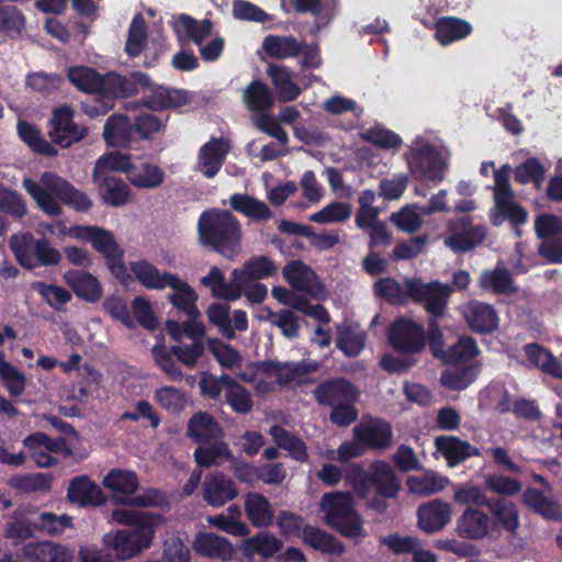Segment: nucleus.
I'll use <instances>...</instances> for the list:
<instances>
[{
	"mask_svg": "<svg viewBox=\"0 0 562 562\" xmlns=\"http://www.w3.org/2000/svg\"><path fill=\"white\" fill-rule=\"evenodd\" d=\"M521 503L532 513L550 520L562 518L559 505L542 491L535 487H527L521 496Z\"/></svg>",
	"mask_w": 562,
	"mask_h": 562,
	"instance_id": "nucleus-36",
	"label": "nucleus"
},
{
	"mask_svg": "<svg viewBox=\"0 0 562 562\" xmlns=\"http://www.w3.org/2000/svg\"><path fill=\"white\" fill-rule=\"evenodd\" d=\"M206 346L223 368L233 369L240 367L241 356L232 345L225 344L218 338H207Z\"/></svg>",
	"mask_w": 562,
	"mask_h": 562,
	"instance_id": "nucleus-54",
	"label": "nucleus"
},
{
	"mask_svg": "<svg viewBox=\"0 0 562 562\" xmlns=\"http://www.w3.org/2000/svg\"><path fill=\"white\" fill-rule=\"evenodd\" d=\"M202 499L212 507L218 508L238 496L234 480L222 471L205 475L201 487Z\"/></svg>",
	"mask_w": 562,
	"mask_h": 562,
	"instance_id": "nucleus-15",
	"label": "nucleus"
},
{
	"mask_svg": "<svg viewBox=\"0 0 562 562\" xmlns=\"http://www.w3.org/2000/svg\"><path fill=\"white\" fill-rule=\"evenodd\" d=\"M105 502L100 486L88 476L72 477V504L80 507L99 506Z\"/></svg>",
	"mask_w": 562,
	"mask_h": 562,
	"instance_id": "nucleus-41",
	"label": "nucleus"
},
{
	"mask_svg": "<svg viewBox=\"0 0 562 562\" xmlns=\"http://www.w3.org/2000/svg\"><path fill=\"white\" fill-rule=\"evenodd\" d=\"M187 435L198 445H206L212 440L223 439L225 434L216 420L209 412L194 413L188 420Z\"/></svg>",
	"mask_w": 562,
	"mask_h": 562,
	"instance_id": "nucleus-24",
	"label": "nucleus"
},
{
	"mask_svg": "<svg viewBox=\"0 0 562 562\" xmlns=\"http://www.w3.org/2000/svg\"><path fill=\"white\" fill-rule=\"evenodd\" d=\"M485 508L491 514L490 518L494 532H499L503 529L510 535H516L520 526V518L519 509L514 502L503 497H495L490 499Z\"/></svg>",
	"mask_w": 562,
	"mask_h": 562,
	"instance_id": "nucleus-21",
	"label": "nucleus"
},
{
	"mask_svg": "<svg viewBox=\"0 0 562 562\" xmlns=\"http://www.w3.org/2000/svg\"><path fill=\"white\" fill-rule=\"evenodd\" d=\"M134 322L147 330H155L159 326L157 316L154 313L153 306L144 296H135L131 303Z\"/></svg>",
	"mask_w": 562,
	"mask_h": 562,
	"instance_id": "nucleus-61",
	"label": "nucleus"
},
{
	"mask_svg": "<svg viewBox=\"0 0 562 562\" xmlns=\"http://www.w3.org/2000/svg\"><path fill=\"white\" fill-rule=\"evenodd\" d=\"M340 536L353 539L355 543L361 542L367 537V530L363 527V519L357 510L328 525Z\"/></svg>",
	"mask_w": 562,
	"mask_h": 562,
	"instance_id": "nucleus-52",
	"label": "nucleus"
},
{
	"mask_svg": "<svg viewBox=\"0 0 562 562\" xmlns=\"http://www.w3.org/2000/svg\"><path fill=\"white\" fill-rule=\"evenodd\" d=\"M451 505L439 498L423 504L417 509V525L420 530L430 535L442 530L450 521Z\"/></svg>",
	"mask_w": 562,
	"mask_h": 562,
	"instance_id": "nucleus-18",
	"label": "nucleus"
},
{
	"mask_svg": "<svg viewBox=\"0 0 562 562\" xmlns=\"http://www.w3.org/2000/svg\"><path fill=\"white\" fill-rule=\"evenodd\" d=\"M130 269L136 280L146 289L164 290L169 286L173 293L168 295L169 302L179 312L189 318H198L200 311L196 306L199 296L193 288L177 274L171 272L160 273L159 269L147 260H136L130 262Z\"/></svg>",
	"mask_w": 562,
	"mask_h": 562,
	"instance_id": "nucleus-2",
	"label": "nucleus"
},
{
	"mask_svg": "<svg viewBox=\"0 0 562 562\" xmlns=\"http://www.w3.org/2000/svg\"><path fill=\"white\" fill-rule=\"evenodd\" d=\"M243 101L251 112H262L274 104L272 91L260 79H254L243 91Z\"/></svg>",
	"mask_w": 562,
	"mask_h": 562,
	"instance_id": "nucleus-42",
	"label": "nucleus"
},
{
	"mask_svg": "<svg viewBox=\"0 0 562 562\" xmlns=\"http://www.w3.org/2000/svg\"><path fill=\"white\" fill-rule=\"evenodd\" d=\"M352 214V206L348 202H331L310 216V221L317 224L339 223L348 220Z\"/></svg>",
	"mask_w": 562,
	"mask_h": 562,
	"instance_id": "nucleus-58",
	"label": "nucleus"
},
{
	"mask_svg": "<svg viewBox=\"0 0 562 562\" xmlns=\"http://www.w3.org/2000/svg\"><path fill=\"white\" fill-rule=\"evenodd\" d=\"M179 23L183 27L187 36L198 46H201L211 35L213 29L211 20H196L186 13L179 15Z\"/></svg>",
	"mask_w": 562,
	"mask_h": 562,
	"instance_id": "nucleus-59",
	"label": "nucleus"
},
{
	"mask_svg": "<svg viewBox=\"0 0 562 562\" xmlns=\"http://www.w3.org/2000/svg\"><path fill=\"white\" fill-rule=\"evenodd\" d=\"M23 552L31 562H66L65 550L48 541L27 543Z\"/></svg>",
	"mask_w": 562,
	"mask_h": 562,
	"instance_id": "nucleus-50",
	"label": "nucleus"
},
{
	"mask_svg": "<svg viewBox=\"0 0 562 562\" xmlns=\"http://www.w3.org/2000/svg\"><path fill=\"white\" fill-rule=\"evenodd\" d=\"M23 187L37 205L49 215H57L60 211V202H67L68 184L53 173L43 175L40 182L25 179Z\"/></svg>",
	"mask_w": 562,
	"mask_h": 562,
	"instance_id": "nucleus-11",
	"label": "nucleus"
},
{
	"mask_svg": "<svg viewBox=\"0 0 562 562\" xmlns=\"http://www.w3.org/2000/svg\"><path fill=\"white\" fill-rule=\"evenodd\" d=\"M463 317L469 328L479 334L493 333L498 327V315L493 305L472 300L464 305Z\"/></svg>",
	"mask_w": 562,
	"mask_h": 562,
	"instance_id": "nucleus-20",
	"label": "nucleus"
},
{
	"mask_svg": "<svg viewBox=\"0 0 562 562\" xmlns=\"http://www.w3.org/2000/svg\"><path fill=\"white\" fill-rule=\"evenodd\" d=\"M278 270L279 267L274 260L266 255H258L246 260L241 269H234L232 276L248 288L251 282L277 276Z\"/></svg>",
	"mask_w": 562,
	"mask_h": 562,
	"instance_id": "nucleus-27",
	"label": "nucleus"
},
{
	"mask_svg": "<svg viewBox=\"0 0 562 562\" xmlns=\"http://www.w3.org/2000/svg\"><path fill=\"white\" fill-rule=\"evenodd\" d=\"M10 247L21 266L33 269L40 266L56 265L61 259L60 252L45 240H34L30 234L14 235Z\"/></svg>",
	"mask_w": 562,
	"mask_h": 562,
	"instance_id": "nucleus-9",
	"label": "nucleus"
},
{
	"mask_svg": "<svg viewBox=\"0 0 562 562\" xmlns=\"http://www.w3.org/2000/svg\"><path fill=\"white\" fill-rule=\"evenodd\" d=\"M546 177V168L539 159L531 157L516 166L514 170V180L520 184L532 182L539 187Z\"/></svg>",
	"mask_w": 562,
	"mask_h": 562,
	"instance_id": "nucleus-57",
	"label": "nucleus"
},
{
	"mask_svg": "<svg viewBox=\"0 0 562 562\" xmlns=\"http://www.w3.org/2000/svg\"><path fill=\"white\" fill-rule=\"evenodd\" d=\"M367 341L364 330L349 326L340 325L337 327L336 347L347 357H357L363 350Z\"/></svg>",
	"mask_w": 562,
	"mask_h": 562,
	"instance_id": "nucleus-43",
	"label": "nucleus"
},
{
	"mask_svg": "<svg viewBox=\"0 0 562 562\" xmlns=\"http://www.w3.org/2000/svg\"><path fill=\"white\" fill-rule=\"evenodd\" d=\"M199 241L202 246L232 259L241 249V225L228 210L203 211L198 220Z\"/></svg>",
	"mask_w": 562,
	"mask_h": 562,
	"instance_id": "nucleus-1",
	"label": "nucleus"
},
{
	"mask_svg": "<svg viewBox=\"0 0 562 562\" xmlns=\"http://www.w3.org/2000/svg\"><path fill=\"white\" fill-rule=\"evenodd\" d=\"M476 371L475 367L468 366L451 372H443L440 376V382L449 390L462 391L476 379Z\"/></svg>",
	"mask_w": 562,
	"mask_h": 562,
	"instance_id": "nucleus-63",
	"label": "nucleus"
},
{
	"mask_svg": "<svg viewBox=\"0 0 562 562\" xmlns=\"http://www.w3.org/2000/svg\"><path fill=\"white\" fill-rule=\"evenodd\" d=\"M149 85V76L140 71H133L128 76L108 71L103 74L101 97H106L114 102L117 99L136 95L140 88Z\"/></svg>",
	"mask_w": 562,
	"mask_h": 562,
	"instance_id": "nucleus-12",
	"label": "nucleus"
},
{
	"mask_svg": "<svg viewBox=\"0 0 562 562\" xmlns=\"http://www.w3.org/2000/svg\"><path fill=\"white\" fill-rule=\"evenodd\" d=\"M484 486L487 491L506 498L518 494L522 484L519 480L504 474L488 473L484 475Z\"/></svg>",
	"mask_w": 562,
	"mask_h": 562,
	"instance_id": "nucleus-55",
	"label": "nucleus"
},
{
	"mask_svg": "<svg viewBox=\"0 0 562 562\" xmlns=\"http://www.w3.org/2000/svg\"><path fill=\"white\" fill-rule=\"evenodd\" d=\"M472 31L471 23L457 16H441L435 22V37L443 46L468 37Z\"/></svg>",
	"mask_w": 562,
	"mask_h": 562,
	"instance_id": "nucleus-32",
	"label": "nucleus"
},
{
	"mask_svg": "<svg viewBox=\"0 0 562 562\" xmlns=\"http://www.w3.org/2000/svg\"><path fill=\"white\" fill-rule=\"evenodd\" d=\"M268 434L278 448L288 451L290 458L302 463L308 461L307 446L300 437L280 425H272Z\"/></svg>",
	"mask_w": 562,
	"mask_h": 562,
	"instance_id": "nucleus-34",
	"label": "nucleus"
},
{
	"mask_svg": "<svg viewBox=\"0 0 562 562\" xmlns=\"http://www.w3.org/2000/svg\"><path fill=\"white\" fill-rule=\"evenodd\" d=\"M229 149V143L222 137H212L201 146L198 164L205 178L213 179L220 172Z\"/></svg>",
	"mask_w": 562,
	"mask_h": 562,
	"instance_id": "nucleus-23",
	"label": "nucleus"
},
{
	"mask_svg": "<svg viewBox=\"0 0 562 562\" xmlns=\"http://www.w3.org/2000/svg\"><path fill=\"white\" fill-rule=\"evenodd\" d=\"M305 47L304 41L295 36L269 34L263 37L261 48L267 56L274 59H289L301 55Z\"/></svg>",
	"mask_w": 562,
	"mask_h": 562,
	"instance_id": "nucleus-29",
	"label": "nucleus"
},
{
	"mask_svg": "<svg viewBox=\"0 0 562 562\" xmlns=\"http://www.w3.org/2000/svg\"><path fill=\"white\" fill-rule=\"evenodd\" d=\"M321 508L325 514L327 525L356 510L352 496L345 492L325 493L321 501Z\"/></svg>",
	"mask_w": 562,
	"mask_h": 562,
	"instance_id": "nucleus-40",
	"label": "nucleus"
},
{
	"mask_svg": "<svg viewBox=\"0 0 562 562\" xmlns=\"http://www.w3.org/2000/svg\"><path fill=\"white\" fill-rule=\"evenodd\" d=\"M315 401L330 407L329 420L338 427H348L359 417L356 403L360 390L345 376H334L322 381L313 391Z\"/></svg>",
	"mask_w": 562,
	"mask_h": 562,
	"instance_id": "nucleus-3",
	"label": "nucleus"
},
{
	"mask_svg": "<svg viewBox=\"0 0 562 562\" xmlns=\"http://www.w3.org/2000/svg\"><path fill=\"white\" fill-rule=\"evenodd\" d=\"M282 277L294 291L315 296L322 290L315 271L301 260L286 263Z\"/></svg>",
	"mask_w": 562,
	"mask_h": 562,
	"instance_id": "nucleus-19",
	"label": "nucleus"
},
{
	"mask_svg": "<svg viewBox=\"0 0 562 562\" xmlns=\"http://www.w3.org/2000/svg\"><path fill=\"white\" fill-rule=\"evenodd\" d=\"M406 295L414 303L423 304L427 313L434 317H441L448 306L453 289L448 283L434 280L428 283L418 278H406Z\"/></svg>",
	"mask_w": 562,
	"mask_h": 562,
	"instance_id": "nucleus-6",
	"label": "nucleus"
},
{
	"mask_svg": "<svg viewBox=\"0 0 562 562\" xmlns=\"http://www.w3.org/2000/svg\"><path fill=\"white\" fill-rule=\"evenodd\" d=\"M387 342L400 356H415L426 347V331L423 325L398 316L389 326Z\"/></svg>",
	"mask_w": 562,
	"mask_h": 562,
	"instance_id": "nucleus-8",
	"label": "nucleus"
},
{
	"mask_svg": "<svg viewBox=\"0 0 562 562\" xmlns=\"http://www.w3.org/2000/svg\"><path fill=\"white\" fill-rule=\"evenodd\" d=\"M353 437L362 442L366 449L385 450L392 446L393 429L391 424L383 418L364 416L355 426Z\"/></svg>",
	"mask_w": 562,
	"mask_h": 562,
	"instance_id": "nucleus-14",
	"label": "nucleus"
},
{
	"mask_svg": "<svg viewBox=\"0 0 562 562\" xmlns=\"http://www.w3.org/2000/svg\"><path fill=\"white\" fill-rule=\"evenodd\" d=\"M154 398L160 407L172 414L181 413L188 405L187 394L175 386L157 389Z\"/></svg>",
	"mask_w": 562,
	"mask_h": 562,
	"instance_id": "nucleus-53",
	"label": "nucleus"
},
{
	"mask_svg": "<svg viewBox=\"0 0 562 562\" xmlns=\"http://www.w3.org/2000/svg\"><path fill=\"white\" fill-rule=\"evenodd\" d=\"M103 75L86 66H72V86L78 90L101 95Z\"/></svg>",
	"mask_w": 562,
	"mask_h": 562,
	"instance_id": "nucleus-51",
	"label": "nucleus"
},
{
	"mask_svg": "<svg viewBox=\"0 0 562 562\" xmlns=\"http://www.w3.org/2000/svg\"><path fill=\"white\" fill-rule=\"evenodd\" d=\"M155 529L148 527L139 529H122L115 533H105L102 544L110 550L113 561L128 560L151 546Z\"/></svg>",
	"mask_w": 562,
	"mask_h": 562,
	"instance_id": "nucleus-10",
	"label": "nucleus"
},
{
	"mask_svg": "<svg viewBox=\"0 0 562 562\" xmlns=\"http://www.w3.org/2000/svg\"><path fill=\"white\" fill-rule=\"evenodd\" d=\"M268 434L278 448L288 451L290 458L302 463L308 461L307 446L300 437L280 425H272Z\"/></svg>",
	"mask_w": 562,
	"mask_h": 562,
	"instance_id": "nucleus-33",
	"label": "nucleus"
},
{
	"mask_svg": "<svg viewBox=\"0 0 562 562\" xmlns=\"http://www.w3.org/2000/svg\"><path fill=\"white\" fill-rule=\"evenodd\" d=\"M72 238L90 243L103 256L109 270L121 283L127 284L132 281L124 263V251L111 231L100 226L72 225Z\"/></svg>",
	"mask_w": 562,
	"mask_h": 562,
	"instance_id": "nucleus-5",
	"label": "nucleus"
},
{
	"mask_svg": "<svg viewBox=\"0 0 562 562\" xmlns=\"http://www.w3.org/2000/svg\"><path fill=\"white\" fill-rule=\"evenodd\" d=\"M283 547V542L273 533L259 531L244 540L243 554L247 558L259 555L263 559L272 558Z\"/></svg>",
	"mask_w": 562,
	"mask_h": 562,
	"instance_id": "nucleus-37",
	"label": "nucleus"
},
{
	"mask_svg": "<svg viewBox=\"0 0 562 562\" xmlns=\"http://www.w3.org/2000/svg\"><path fill=\"white\" fill-rule=\"evenodd\" d=\"M194 461L200 468H211L232 457V452L223 439L212 440L210 443L199 445L193 452Z\"/></svg>",
	"mask_w": 562,
	"mask_h": 562,
	"instance_id": "nucleus-45",
	"label": "nucleus"
},
{
	"mask_svg": "<svg viewBox=\"0 0 562 562\" xmlns=\"http://www.w3.org/2000/svg\"><path fill=\"white\" fill-rule=\"evenodd\" d=\"M302 539L306 544L323 553L340 555L346 551L344 543L335 536L311 525L303 527Z\"/></svg>",
	"mask_w": 562,
	"mask_h": 562,
	"instance_id": "nucleus-38",
	"label": "nucleus"
},
{
	"mask_svg": "<svg viewBox=\"0 0 562 562\" xmlns=\"http://www.w3.org/2000/svg\"><path fill=\"white\" fill-rule=\"evenodd\" d=\"M456 532L462 539L477 541L491 538L494 530L487 513L481 508L468 506L457 518Z\"/></svg>",
	"mask_w": 562,
	"mask_h": 562,
	"instance_id": "nucleus-16",
	"label": "nucleus"
},
{
	"mask_svg": "<svg viewBox=\"0 0 562 562\" xmlns=\"http://www.w3.org/2000/svg\"><path fill=\"white\" fill-rule=\"evenodd\" d=\"M268 434L278 448L288 451L290 458L302 463L308 461L307 446L300 437L280 425H272Z\"/></svg>",
	"mask_w": 562,
	"mask_h": 562,
	"instance_id": "nucleus-35",
	"label": "nucleus"
},
{
	"mask_svg": "<svg viewBox=\"0 0 562 562\" xmlns=\"http://www.w3.org/2000/svg\"><path fill=\"white\" fill-rule=\"evenodd\" d=\"M192 548L198 555L221 562L232 561L235 554L228 539L211 531H199L193 539Z\"/></svg>",
	"mask_w": 562,
	"mask_h": 562,
	"instance_id": "nucleus-17",
	"label": "nucleus"
},
{
	"mask_svg": "<svg viewBox=\"0 0 562 562\" xmlns=\"http://www.w3.org/2000/svg\"><path fill=\"white\" fill-rule=\"evenodd\" d=\"M451 234L445 239V246L454 254H464L480 246L486 238L487 229L483 224L473 225L471 216H464L450 227Z\"/></svg>",
	"mask_w": 562,
	"mask_h": 562,
	"instance_id": "nucleus-13",
	"label": "nucleus"
},
{
	"mask_svg": "<svg viewBox=\"0 0 562 562\" xmlns=\"http://www.w3.org/2000/svg\"><path fill=\"white\" fill-rule=\"evenodd\" d=\"M479 355V347L474 338L470 336H461L450 346L443 356L446 363H458L469 360Z\"/></svg>",
	"mask_w": 562,
	"mask_h": 562,
	"instance_id": "nucleus-60",
	"label": "nucleus"
},
{
	"mask_svg": "<svg viewBox=\"0 0 562 562\" xmlns=\"http://www.w3.org/2000/svg\"><path fill=\"white\" fill-rule=\"evenodd\" d=\"M190 549L179 536L171 535L165 539L160 562H190Z\"/></svg>",
	"mask_w": 562,
	"mask_h": 562,
	"instance_id": "nucleus-64",
	"label": "nucleus"
},
{
	"mask_svg": "<svg viewBox=\"0 0 562 562\" xmlns=\"http://www.w3.org/2000/svg\"><path fill=\"white\" fill-rule=\"evenodd\" d=\"M147 25L142 13H136L128 27L124 52L130 58L140 55L147 44Z\"/></svg>",
	"mask_w": 562,
	"mask_h": 562,
	"instance_id": "nucleus-48",
	"label": "nucleus"
},
{
	"mask_svg": "<svg viewBox=\"0 0 562 562\" xmlns=\"http://www.w3.org/2000/svg\"><path fill=\"white\" fill-rule=\"evenodd\" d=\"M372 487L380 495L397 497L402 487L401 482L393 468L386 461L376 460L370 464L368 492Z\"/></svg>",
	"mask_w": 562,
	"mask_h": 562,
	"instance_id": "nucleus-25",
	"label": "nucleus"
},
{
	"mask_svg": "<svg viewBox=\"0 0 562 562\" xmlns=\"http://www.w3.org/2000/svg\"><path fill=\"white\" fill-rule=\"evenodd\" d=\"M102 484L113 493L134 494L139 486L135 472L123 469H111L103 477Z\"/></svg>",
	"mask_w": 562,
	"mask_h": 562,
	"instance_id": "nucleus-46",
	"label": "nucleus"
},
{
	"mask_svg": "<svg viewBox=\"0 0 562 562\" xmlns=\"http://www.w3.org/2000/svg\"><path fill=\"white\" fill-rule=\"evenodd\" d=\"M103 138L109 146L131 148L137 137H135L134 124L128 115H110L103 126Z\"/></svg>",
	"mask_w": 562,
	"mask_h": 562,
	"instance_id": "nucleus-26",
	"label": "nucleus"
},
{
	"mask_svg": "<svg viewBox=\"0 0 562 562\" xmlns=\"http://www.w3.org/2000/svg\"><path fill=\"white\" fill-rule=\"evenodd\" d=\"M409 170L415 178L440 183L448 168L440 151L430 143L423 139L414 142L411 146Z\"/></svg>",
	"mask_w": 562,
	"mask_h": 562,
	"instance_id": "nucleus-7",
	"label": "nucleus"
},
{
	"mask_svg": "<svg viewBox=\"0 0 562 562\" xmlns=\"http://www.w3.org/2000/svg\"><path fill=\"white\" fill-rule=\"evenodd\" d=\"M231 207L252 221H269L273 213L269 206L255 196L243 193H234L229 198Z\"/></svg>",
	"mask_w": 562,
	"mask_h": 562,
	"instance_id": "nucleus-39",
	"label": "nucleus"
},
{
	"mask_svg": "<svg viewBox=\"0 0 562 562\" xmlns=\"http://www.w3.org/2000/svg\"><path fill=\"white\" fill-rule=\"evenodd\" d=\"M482 289H492L497 294H508L514 291L513 278L506 268L486 270L480 278Z\"/></svg>",
	"mask_w": 562,
	"mask_h": 562,
	"instance_id": "nucleus-56",
	"label": "nucleus"
},
{
	"mask_svg": "<svg viewBox=\"0 0 562 562\" xmlns=\"http://www.w3.org/2000/svg\"><path fill=\"white\" fill-rule=\"evenodd\" d=\"M48 136L53 143L63 148L70 146V109L68 106H60L53 112Z\"/></svg>",
	"mask_w": 562,
	"mask_h": 562,
	"instance_id": "nucleus-47",
	"label": "nucleus"
},
{
	"mask_svg": "<svg viewBox=\"0 0 562 562\" xmlns=\"http://www.w3.org/2000/svg\"><path fill=\"white\" fill-rule=\"evenodd\" d=\"M524 351L530 364L552 376L562 378V364L548 349L537 342H530L525 345Z\"/></svg>",
	"mask_w": 562,
	"mask_h": 562,
	"instance_id": "nucleus-44",
	"label": "nucleus"
},
{
	"mask_svg": "<svg viewBox=\"0 0 562 562\" xmlns=\"http://www.w3.org/2000/svg\"><path fill=\"white\" fill-rule=\"evenodd\" d=\"M72 293L86 302H98L102 296V286L90 272L72 271Z\"/></svg>",
	"mask_w": 562,
	"mask_h": 562,
	"instance_id": "nucleus-49",
	"label": "nucleus"
},
{
	"mask_svg": "<svg viewBox=\"0 0 562 562\" xmlns=\"http://www.w3.org/2000/svg\"><path fill=\"white\" fill-rule=\"evenodd\" d=\"M245 514L252 527L268 528L272 526L274 513L269 499L261 493L248 492L244 501Z\"/></svg>",
	"mask_w": 562,
	"mask_h": 562,
	"instance_id": "nucleus-31",
	"label": "nucleus"
},
{
	"mask_svg": "<svg viewBox=\"0 0 562 562\" xmlns=\"http://www.w3.org/2000/svg\"><path fill=\"white\" fill-rule=\"evenodd\" d=\"M105 169L125 173L128 182L139 190H155L166 179V173L159 166L121 153L101 156L95 162L94 176L99 177Z\"/></svg>",
	"mask_w": 562,
	"mask_h": 562,
	"instance_id": "nucleus-4",
	"label": "nucleus"
},
{
	"mask_svg": "<svg viewBox=\"0 0 562 562\" xmlns=\"http://www.w3.org/2000/svg\"><path fill=\"white\" fill-rule=\"evenodd\" d=\"M112 171L113 170L105 169L99 177L93 175V179L99 184V191L103 202L106 205L119 207L130 201L131 189L122 178L108 175V172Z\"/></svg>",
	"mask_w": 562,
	"mask_h": 562,
	"instance_id": "nucleus-28",
	"label": "nucleus"
},
{
	"mask_svg": "<svg viewBox=\"0 0 562 562\" xmlns=\"http://www.w3.org/2000/svg\"><path fill=\"white\" fill-rule=\"evenodd\" d=\"M190 101L189 92L183 89L157 87L142 98V104L153 111L179 108Z\"/></svg>",
	"mask_w": 562,
	"mask_h": 562,
	"instance_id": "nucleus-30",
	"label": "nucleus"
},
{
	"mask_svg": "<svg viewBox=\"0 0 562 562\" xmlns=\"http://www.w3.org/2000/svg\"><path fill=\"white\" fill-rule=\"evenodd\" d=\"M434 443L450 468L461 464L471 457L481 456V450L477 447L457 436H438Z\"/></svg>",
	"mask_w": 562,
	"mask_h": 562,
	"instance_id": "nucleus-22",
	"label": "nucleus"
},
{
	"mask_svg": "<svg viewBox=\"0 0 562 562\" xmlns=\"http://www.w3.org/2000/svg\"><path fill=\"white\" fill-rule=\"evenodd\" d=\"M104 311L115 321L120 322L128 329H134L136 324L131 315V308L126 300L122 296H108L103 303Z\"/></svg>",
	"mask_w": 562,
	"mask_h": 562,
	"instance_id": "nucleus-62",
	"label": "nucleus"
}]
</instances>
